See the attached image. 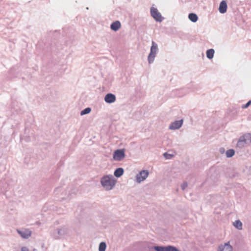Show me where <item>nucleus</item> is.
Here are the masks:
<instances>
[{"mask_svg":"<svg viewBox=\"0 0 251 251\" xmlns=\"http://www.w3.org/2000/svg\"><path fill=\"white\" fill-rule=\"evenodd\" d=\"M21 251H29L28 249L26 247H23L21 248Z\"/></svg>","mask_w":251,"mask_h":251,"instance_id":"cd10ccee","label":"nucleus"},{"mask_svg":"<svg viewBox=\"0 0 251 251\" xmlns=\"http://www.w3.org/2000/svg\"><path fill=\"white\" fill-rule=\"evenodd\" d=\"M183 123V119L176 120L171 123L169 126V128L172 130L178 129L182 126Z\"/></svg>","mask_w":251,"mask_h":251,"instance_id":"9d476101","label":"nucleus"},{"mask_svg":"<svg viewBox=\"0 0 251 251\" xmlns=\"http://www.w3.org/2000/svg\"><path fill=\"white\" fill-rule=\"evenodd\" d=\"M125 149H117L113 152V159L116 161H121L126 156Z\"/></svg>","mask_w":251,"mask_h":251,"instance_id":"39448f33","label":"nucleus"},{"mask_svg":"<svg viewBox=\"0 0 251 251\" xmlns=\"http://www.w3.org/2000/svg\"><path fill=\"white\" fill-rule=\"evenodd\" d=\"M104 101L107 103H112L116 100V97L115 95L109 93L106 94L104 98Z\"/></svg>","mask_w":251,"mask_h":251,"instance_id":"ddd939ff","label":"nucleus"},{"mask_svg":"<svg viewBox=\"0 0 251 251\" xmlns=\"http://www.w3.org/2000/svg\"><path fill=\"white\" fill-rule=\"evenodd\" d=\"M233 248L229 244V242H228L224 244V245H221L218 247V251H232Z\"/></svg>","mask_w":251,"mask_h":251,"instance_id":"4468645a","label":"nucleus"},{"mask_svg":"<svg viewBox=\"0 0 251 251\" xmlns=\"http://www.w3.org/2000/svg\"><path fill=\"white\" fill-rule=\"evenodd\" d=\"M188 184L186 181H184L181 185V189L184 190L187 187Z\"/></svg>","mask_w":251,"mask_h":251,"instance_id":"a878e982","label":"nucleus"},{"mask_svg":"<svg viewBox=\"0 0 251 251\" xmlns=\"http://www.w3.org/2000/svg\"><path fill=\"white\" fill-rule=\"evenodd\" d=\"M251 144V133H248L240 137L236 144V147L242 149Z\"/></svg>","mask_w":251,"mask_h":251,"instance_id":"7ed1b4c3","label":"nucleus"},{"mask_svg":"<svg viewBox=\"0 0 251 251\" xmlns=\"http://www.w3.org/2000/svg\"><path fill=\"white\" fill-rule=\"evenodd\" d=\"M235 151L233 149H229L226 152V157L227 158H230L233 157L235 154Z\"/></svg>","mask_w":251,"mask_h":251,"instance_id":"6ab92c4d","label":"nucleus"},{"mask_svg":"<svg viewBox=\"0 0 251 251\" xmlns=\"http://www.w3.org/2000/svg\"><path fill=\"white\" fill-rule=\"evenodd\" d=\"M124 173V169L123 168L119 167L116 168L114 172V176L117 177H120Z\"/></svg>","mask_w":251,"mask_h":251,"instance_id":"2eb2a0df","label":"nucleus"},{"mask_svg":"<svg viewBox=\"0 0 251 251\" xmlns=\"http://www.w3.org/2000/svg\"><path fill=\"white\" fill-rule=\"evenodd\" d=\"M214 50L213 49H209L206 51V56L207 58L209 59H211L213 58L214 54Z\"/></svg>","mask_w":251,"mask_h":251,"instance_id":"412c9836","label":"nucleus"},{"mask_svg":"<svg viewBox=\"0 0 251 251\" xmlns=\"http://www.w3.org/2000/svg\"><path fill=\"white\" fill-rule=\"evenodd\" d=\"M226 175L227 177L232 178L239 177V174L233 168L230 167L226 169Z\"/></svg>","mask_w":251,"mask_h":251,"instance_id":"9b49d317","label":"nucleus"},{"mask_svg":"<svg viewBox=\"0 0 251 251\" xmlns=\"http://www.w3.org/2000/svg\"><path fill=\"white\" fill-rule=\"evenodd\" d=\"M33 251H37V250L36 249H34L33 250Z\"/></svg>","mask_w":251,"mask_h":251,"instance_id":"c85d7f7f","label":"nucleus"},{"mask_svg":"<svg viewBox=\"0 0 251 251\" xmlns=\"http://www.w3.org/2000/svg\"><path fill=\"white\" fill-rule=\"evenodd\" d=\"M251 104V100H249L246 104L242 105L243 109L247 108Z\"/></svg>","mask_w":251,"mask_h":251,"instance_id":"393cba45","label":"nucleus"},{"mask_svg":"<svg viewBox=\"0 0 251 251\" xmlns=\"http://www.w3.org/2000/svg\"><path fill=\"white\" fill-rule=\"evenodd\" d=\"M69 233V229L65 226H62L61 228H57L52 230L50 235L54 239H59L64 238Z\"/></svg>","mask_w":251,"mask_h":251,"instance_id":"f03ea898","label":"nucleus"},{"mask_svg":"<svg viewBox=\"0 0 251 251\" xmlns=\"http://www.w3.org/2000/svg\"><path fill=\"white\" fill-rule=\"evenodd\" d=\"M188 18L189 20L193 22H197L198 19L197 15L195 13L189 14Z\"/></svg>","mask_w":251,"mask_h":251,"instance_id":"aec40b11","label":"nucleus"},{"mask_svg":"<svg viewBox=\"0 0 251 251\" xmlns=\"http://www.w3.org/2000/svg\"><path fill=\"white\" fill-rule=\"evenodd\" d=\"M157 50V45L154 41H152V46L151 48V52L148 56V59L150 63L151 62L153 61Z\"/></svg>","mask_w":251,"mask_h":251,"instance_id":"6e6552de","label":"nucleus"},{"mask_svg":"<svg viewBox=\"0 0 251 251\" xmlns=\"http://www.w3.org/2000/svg\"><path fill=\"white\" fill-rule=\"evenodd\" d=\"M219 152L221 154H223L225 152V149L224 148L221 147L219 149Z\"/></svg>","mask_w":251,"mask_h":251,"instance_id":"bb28decb","label":"nucleus"},{"mask_svg":"<svg viewBox=\"0 0 251 251\" xmlns=\"http://www.w3.org/2000/svg\"><path fill=\"white\" fill-rule=\"evenodd\" d=\"M38 162V160L35 155H33L32 156H26L25 158L24 162L29 168L34 167Z\"/></svg>","mask_w":251,"mask_h":251,"instance_id":"0eeeda50","label":"nucleus"},{"mask_svg":"<svg viewBox=\"0 0 251 251\" xmlns=\"http://www.w3.org/2000/svg\"><path fill=\"white\" fill-rule=\"evenodd\" d=\"M151 13L153 18L157 21L161 22L162 20V17L158 10L155 8H151Z\"/></svg>","mask_w":251,"mask_h":251,"instance_id":"f8f14e48","label":"nucleus"},{"mask_svg":"<svg viewBox=\"0 0 251 251\" xmlns=\"http://www.w3.org/2000/svg\"><path fill=\"white\" fill-rule=\"evenodd\" d=\"M117 179L112 175H104L100 179V183L106 190L112 189L116 185Z\"/></svg>","mask_w":251,"mask_h":251,"instance_id":"f257e3e1","label":"nucleus"},{"mask_svg":"<svg viewBox=\"0 0 251 251\" xmlns=\"http://www.w3.org/2000/svg\"><path fill=\"white\" fill-rule=\"evenodd\" d=\"M91 108L88 107L80 111V115L83 116L90 113L91 111Z\"/></svg>","mask_w":251,"mask_h":251,"instance_id":"4be33fe9","label":"nucleus"},{"mask_svg":"<svg viewBox=\"0 0 251 251\" xmlns=\"http://www.w3.org/2000/svg\"><path fill=\"white\" fill-rule=\"evenodd\" d=\"M163 156L166 159H170L174 156V155L172 154L168 153V152H166L164 153Z\"/></svg>","mask_w":251,"mask_h":251,"instance_id":"b1692460","label":"nucleus"},{"mask_svg":"<svg viewBox=\"0 0 251 251\" xmlns=\"http://www.w3.org/2000/svg\"><path fill=\"white\" fill-rule=\"evenodd\" d=\"M106 248V244L104 242L100 243L99 246V251H105Z\"/></svg>","mask_w":251,"mask_h":251,"instance_id":"5701e85b","label":"nucleus"},{"mask_svg":"<svg viewBox=\"0 0 251 251\" xmlns=\"http://www.w3.org/2000/svg\"><path fill=\"white\" fill-rule=\"evenodd\" d=\"M150 249H153L154 251H180L177 248L172 245L153 246Z\"/></svg>","mask_w":251,"mask_h":251,"instance_id":"20e7f679","label":"nucleus"},{"mask_svg":"<svg viewBox=\"0 0 251 251\" xmlns=\"http://www.w3.org/2000/svg\"><path fill=\"white\" fill-rule=\"evenodd\" d=\"M233 226L238 230H241L243 228V224L240 220H237L233 223Z\"/></svg>","mask_w":251,"mask_h":251,"instance_id":"a211bd4d","label":"nucleus"},{"mask_svg":"<svg viewBox=\"0 0 251 251\" xmlns=\"http://www.w3.org/2000/svg\"><path fill=\"white\" fill-rule=\"evenodd\" d=\"M18 234L24 239H28L32 234V231L29 229L22 228L17 229Z\"/></svg>","mask_w":251,"mask_h":251,"instance_id":"1a4fd4ad","label":"nucleus"},{"mask_svg":"<svg viewBox=\"0 0 251 251\" xmlns=\"http://www.w3.org/2000/svg\"><path fill=\"white\" fill-rule=\"evenodd\" d=\"M227 10V4L226 2L223 0L222 2H221L219 8V10L220 13H225L226 12Z\"/></svg>","mask_w":251,"mask_h":251,"instance_id":"dca6fc26","label":"nucleus"},{"mask_svg":"<svg viewBox=\"0 0 251 251\" xmlns=\"http://www.w3.org/2000/svg\"><path fill=\"white\" fill-rule=\"evenodd\" d=\"M149 171L147 170H142L137 174L135 176L136 181L140 183L144 181L149 176Z\"/></svg>","mask_w":251,"mask_h":251,"instance_id":"423d86ee","label":"nucleus"},{"mask_svg":"<svg viewBox=\"0 0 251 251\" xmlns=\"http://www.w3.org/2000/svg\"><path fill=\"white\" fill-rule=\"evenodd\" d=\"M121 27V24L118 21L113 22L110 25L111 29L115 31H117Z\"/></svg>","mask_w":251,"mask_h":251,"instance_id":"f3484780","label":"nucleus"}]
</instances>
